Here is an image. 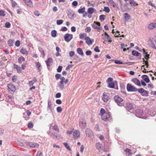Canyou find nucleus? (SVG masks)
<instances>
[{"label": "nucleus", "instance_id": "1", "mask_svg": "<svg viewBox=\"0 0 156 156\" xmlns=\"http://www.w3.org/2000/svg\"><path fill=\"white\" fill-rule=\"evenodd\" d=\"M114 100L117 104L120 106H122L124 104L122 103L123 101V99L118 95H115L114 97Z\"/></svg>", "mask_w": 156, "mask_h": 156}, {"label": "nucleus", "instance_id": "2", "mask_svg": "<svg viewBox=\"0 0 156 156\" xmlns=\"http://www.w3.org/2000/svg\"><path fill=\"white\" fill-rule=\"evenodd\" d=\"M92 26L93 28L97 29L98 31H100L102 30V27L100 26V23L99 22L94 21Z\"/></svg>", "mask_w": 156, "mask_h": 156}, {"label": "nucleus", "instance_id": "3", "mask_svg": "<svg viewBox=\"0 0 156 156\" xmlns=\"http://www.w3.org/2000/svg\"><path fill=\"white\" fill-rule=\"evenodd\" d=\"M127 89L128 91L136 92L137 91V89L134 86L128 83L127 85Z\"/></svg>", "mask_w": 156, "mask_h": 156}, {"label": "nucleus", "instance_id": "4", "mask_svg": "<svg viewBox=\"0 0 156 156\" xmlns=\"http://www.w3.org/2000/svg\"><path fill=\"white\" fill-rule=\"evenodd\" d=\"M25 144L27 147H29L31 148H37L39 146L37 143H33L32 142H27L25 143Z\"/></svg>", "mask_w": 156, "mask_h": 156}, {"label": "nucleus", "instance_id": "5", "mask_svg": "<svg viewBox=\"0 0 156 156\" xmlns=\"http://www.w3.org/2000/svg\"><path fill=\"white\" fill-rule=\"evenodd\" d=\"M110 118V115L109 112L103 114L101 115L102 119L105 121L108 120Z\"/></svg>", "mask_w": 156, "mask_h": 156}, {"label": "nucleus", "instance_id": "6", "mask_svg": "<svg viewBox=\"0 0 156 156\" xmlns=\"http://www.w3.org/2000/svg\"><path fill=\"white\" fill-rule=\"evenodd\" d=\"M110 98L108 93L105 92L103 93L102 99L104 102H107L110 99Z\"/></svg>", "mask_w": 156, "mask_h": 156}, {"label": "nucleus", "instance_id": "7", "mask_svg": "<svg viewBox=\"0 0 156 156\" xmlns=\"http://www.w3.org/2000/svg\"><path fill=\"white\" fill-rule=\"evenodd\" d=\"M154 42H156V41L154 40V38L153 37L151 38L148 41V44L150 46L154 49H156V47L154 44Z\"/></svg>", "mask_w": 156, "mask_h": 156}, {"label": "nucleus", "instance_id": "8", "mask_svg": "<svg viewBox=\"0 0 156 156\" xmlns=\"http://www.w3.org/2000/svg\"><path fill=\"white\" fill-rule=\"evenodd\" d=\"M85 133L86 136L91 138L93 136V133L92 131L89 128H87L85 130Z\"/></svg>", "mask_w": 156, "mask_h": 156}, {"label": "nucleus", "instance_id": "9", "mask_svg": "<svg viewBox=\"0 0 156 156\" xmlns=\"http://www.w3.org/2000/svg\"><path fill=\"white\" fill-rule=\"evenodd\" d=\"M73 35L72 34H66L64 36V38L65 41L69 42L72 39Z\"/></svg>", "mask_w": 156, "mask_h": 156}, {"label": "nucleus", "instance_id": "10", "mask_svg": "<svg viewBox=\"0 0 156 156\" xmlns=\"http://www.w3.org/2000/svg\"><path fill=\"white\" fill-rule=\"evenodd\" d=\"M47 111L48 112H51L52 111V104L51 100L50 99H48V101Z\"/></svg>", "mask_w": 156, "mask_h": 156}, {"label": "nucleus", "instance_id": "11", "mask_svg": "<svg viewBox=\"0 0 156 156\" xmlns=\"http://www.w3.org/2000/svg\"><path fill=\"white\" fill-rule=\"evenodd\" d=\"M7 87L9 91H11L14 92L16 90L15 86L12 84H9L7 85Z\"/></svg>", "mask_w": 156, "mask_h": 156}, {"label": "nucleus", "instance_id": "12", "mask_svg": "<svg viewBox=\"0 0 156 156\" xmlns=\"http://www.w3.org/2000/svg\"><path fill=\"white\" fill-rule=\"evenodd\" d=\"M147 28L149 30L156 29V22H151L147 26Z\"/></svg>", "mask_w": 156, "mask_h": 156}, {"label": "nucleus", "instance_id": "13", "mask_svg": "<svg viewBox=\"0 0 156 156\" xmlns=\"http://www.w3.org/2000/svg\"><path fill=\"white\" fill-rule=\"evenodd\" d=\"M85 39L86 41V43L88 45H91L93 42L94 41V40L93 39H91L88 37H86L85 38Z\"/></svg>", "mask_w": 156, "mask_h": 156}, {"label": "nucleus", "instance_id": "14", "mask_svg": "<svg viewBox=\"0 0 156 156\" xmlns=\"http://www.w3.org/2000/svg\"><path fill=\"white\" fill-rule=\"evenodd\" d=\"M107 3L108 5L112 6L114 8L117 7L116 3L114 2L113 0H108Z\"/></svg>", "mask_w": 156, "mask_h": 156}, {"label": "nucleus", "instance_id": "15", "mask_svg": "<svg viewBox=\"0 0 156 156\" xmlns=\"http://www.w3.org/2000/svg\"><path fill=\"white\" fill-rule=\"evenodd\" d=\"M131 81L138 86L141 87L140 82L137 78H133L132 79Z\"/></svg>", "mask_w": 156, "mask_h": 156}, {"label": "nucleus", "instance_id": "16", "mask_svg": "<svg viewBox=\"0 0 156 156\" xmlns=\"http://www.w3.org/2000/svg\"><path fill=\"white\" fill-rule=\"evenodd\" d=\"M80 131L77 130H75L73 132V136L74 138H77L80 136Z\"/></svg>", "mask_w": 156, "mask_h": 156}, {"label": "nucleus", "instance_id": "17", "mask_svg": "<svg viewBox=\"0 0 156 156\" xmlns=\"http://www.w3.org/2000/svg\"><path fill=\"white\" fill-rule=\"evenodd\" d=\"M96 10L94 8L89 7L87 9V12L89 14H92Z\"/></svg>", "mask_w": 156, "mask_h": 156}, {"label": "nucleus", "instance_id": "18", "mask_svg": "<svg viewBox=\"0 0 156 156\" xmlns=\"http://www.w3.org/2000/svg\"><path fill=\"white\" fill-rule=\"evenodd\" d=\"M58 85L60 90H63L64 89V86L63 82H60L58 83Z\"/></svg>", "mask_w": 156, "mask_h": 156}, {"label": "nucleus", "instance_id": "19", "mask_svg": "<svg viewBox=\"0 0 156 156\" xmlns=\"http://www.w3.org/2000/svg\"><path fill=\"white\" fill-rule=\"evenodd\" d=\"M110 39L111 38L109 35L105 36L103 38V40H104L105 41H108V42L110 43L112 42V41Z\"/></svg>", "mask_w": 156, "mask_h": 156}, {"label": "nucleus", "instance_id": "20", "mask_svg": "<svg viewBox=\"0 0 156 156\" xmlns=\"http://www.w3.org/2000/svg\"><path fill=\"white\" fill-rule=\"evenodd\" d=\"M82 120V122H81V128L82 129H84L86 127V122L83 119H81Z\"/></svg>", "mask_w": 156, "mask_h": 156}, {"label": "nucleus", "instance_id": "21", "mask_svg": "<svg viewBox=\"0 0 156 156\" xmlns=\"http://www.w3.org/2000/svg\"><path fill=\"white\" fill-rule=\"evenodd\" d=\"M52 62V59L51 58H48L47 60L45 61L47 66H49L51 65Z\"/></svg>", "mask_w": 156, "mask_h": 156}, {"label": "nucleus", "instance_id": "22", "mask_svg": "<svg viewBox=\"0 0 156 156\" xmlns=\"http://www.w3.org/2000/svg\"><path fill=\"white\" fill-rule=\"evenodd\" d=\"M142 77L146 83H148L150 82V80L147 75H143L142 76Z\"/></svg>", "mask_w": 156, "mask_h": 156}, {"label": "nucleus", "instance_id": "23", "mask_svg": "<svg viewBox=\"0 0 156 156\" xmlns=\"http://www.w3.org/2000/svg\"><path fill=\"white\" fill-rule=\"evenodd\" d=\"M132 54L134 56H140V58H141V55L140 53H139L137 51L135 50H133L132 51Z\"/></svg>", "mask_w": 156, "mask_h": 156}, {"label": "nucleus", "instance_id": "24", "mask_svg": "<svg viewBox=\"0 0 156 156\" xmlns=\"http://www.w3.org/2000/svg\"><path fill=\"white\" fill-rule=\"evenodd\" d=\"M25 2L26 5L30 6L31 7L32 6V2L31 0H23Z\"/></svg>", "mask_w": 156, "mask_h": 156}, {"label": "nucleus", "instance_id": "25", "mask_svg": "<svg viewBox=\"0 0 156 156\" xmlns=\"http://www.w3.org/2000/svg\"><path fill=\"white\" fill-rule=\"evenodd\" d=\"M95 146L96 148L98 150L100 151L102 150V145L101 144L99 143H97Z\"/></svg>", "mask_w": 156, "mask_h": 156}, {"label": "nucleus", "instance_id": "26", "mask_svg": "<svg viewBox=\"0 0 156 156\" xmlns=\"http://www.w3.org/2000/svg\"><path fill=\"white\" fill-rule=\"evenodd\" d=\"M20 51L23 54L25 55H27L28 54L27 51L25 48H22L21 49Z\"/></svg>", "mask_w": 156, "mask_h": 156}, {"label": "nucleus", "instance_id": "27", "mask_svg": "<svg viewBox=\"0 0 156 156\" xmlns=\"http://www.w3.org/2000/svg\"><path fill=\"white\" fill-rule=\"evenodd\" d=\"M126 107L128 109H131L133 108V106L132 104L128 103H127L126 105Z\"/></svg>", "mask_w": 156, "mask_h": 156}, {"label": "nucleus", "instance_id": "28", "mask_svg": "<svg viewBox=\"0 0 156 156\" xmlns=\"http://www.w3.org/2000/svg\"><path fill=\"white\" fill-rule=\"evenodd\" d=\"M124 17L126 21H127L130 18V15L127 13H125L124 14Z\"/></svg>", "mask_w": 156, "mask_h": 156}, {"label": "nucleus", "instance_id": "29", "mask_svg": "<svg viewBox=\"0 0 156 156\" xmlns=\"http://www.w3.org/2000/svg\"><path fill=\"white\" fill-rule=\"evenodd\" d=\"M37 81V80L36 78L35 77H34L33 78V80L30 81L29 82V85L30 86H33L34 84V83L36 82Z\"/></svg>", "mask_w": 156, "mask_h": 156}, {"label": "nucleus", "instance_id": "30", "mask_svg": "<svg viewBox=\"0 0 156 156\" xmlns=\"http://www.w3.org/2000/svg\"><path fill=\"white\" fill-rule=\"evenodd\" d=\"M77 52L78 54L81 55H83V52L81 48H78L77 49Z\"/></svg>", "mask_w": 156, "mask_h": 156}, {"label": "nucleus", "instance_id": "31", "mask_svg": "<svg viewBox=\"0 0 156 156\" xmlns=\"http://www.w3.org/2000/svg\"><path fill=\"white\" fill-rule=\"evenodd\" d=\"M14 68L16 69L18 73H20L22 71L21 68L19 66H18L17 65H14Z\"/></svg>", "mask_w": 156, "mask_h": 156}, {"label": "nucleus", "instance_id": "32", "mask_svg": "<svg viewBox=\"0 0 156 156\" xmlns=\"http://www.w3.org/2000/svg\"><path fill=\"white\" fill-rule=\"evenodd\" d=\"M57 31L55 30H53L51 31V34L52 37H55L56 36Z\"/></svg>", "mask_w": 156, "mask_h": 156}, {"label": "nucleus", "instance_id": "33", "mask_svg": "<svg viewBox=\"0 0 156 156\" xmlns=\"http://www.w3.org/2000/svg\"><path fill=\"white\" fill-rule=\"evenodd\" d=\"M25 58L23 57H20L18 59V61L19 63H21L25 61Z\"/></svg>", "mask_w": 156, "mask_h": 156}, {"label": "nucleus", "instance_id": "34", "mask_svg": "<svg viewBox=\"0 0 156 156\" xmlns=\"http://www.w3.org/2000/svg\"><path fill=\"white\" fill-rule=\"evenodd\" d=\"M85 11V8L83 7L82 8L79 9L78 10V12L79 13H83Z\"/></svg>", "mask_w": 156, "mask_h": 156}, {"label": "nucleus", "instance_id": "35", "mask_svg": "<svg viewBox=\"0 0 156 156\" xmlns=\"http://www.w3.org/2000/svg\"><path fill=\"white\" fill-rule=\"evenodd\" d=\"M129 3L132 6H135L136 5H138L137 3H136L133 0H129Z\"/></svg>", "mask_w": 156, "mask_h": 156}, {"label": "nucleus", "instance_id": "36", "mask_svg": "<svg viewBox=\"0 0 156 156\" xmlns=\"http://www.w3.org/2000/svg\"><path fill=\"white\" fill-rule=\"evenodd\" d=\"M115 83L113 82H111L108 84V87L111 88H114Z\"/></svg>", "mask_w": 156, "mask_h": 156}, {"label": "nucleus", "instance_id": "37", "mask_svg": "<svg viewBox=\"0 0 156 156\" xmlns=\"http://www.w3.org/2000/svg\"><path fill=\"white\" fill-rule=\"evenodd\" d=\"M63 145L69 151H71V149L70 147L68 145V143H63Z\"/></svg>", "mask_w": 156, "mask_h": 156}, {"label": "nucleus", "instance_id": "38", "mask_svg": "<svg viewBox=\"0 0 156 156\" xmlns=\"http://www.w3.org/2000/svg\"><path fill=\"white\" fill-rule=\"evenodd\" d=\"M8 43L9 45V46H13V41L11 40H9L8 41Z\"/></svg>", "mask_w": 156, "mask_h": 156}, {"label": "nucleus", "instance_id": "39", "mask_svg": "<svg viewBox=\"0 0 156 156\" xmlns=\"http://www.w3.org/2000/svg\"><path fill=\"white\" fill-rule=\"evenodd\" d=\"M148 93L149 92L148 91L145 90L141 95L144 96H147L148 95Z\"/></svg>", "mask_w": 156, "mask_h": 156}, {"label": "nucleus", "instance_id": "40", "mask_svg": "<svg viewBox=\"0 0 156 156\" xmlns=\"http://www.w3.org/2000/svg\"><path fill=\"white\" fill-rule=\"evenodd\" d=\"M86 33H81L80 34V38L82 39H83L84 37L86 36Z\"/></svg>", "mask_w": 156, "mask_h": 156}, {"label": "nucleus", "instance_id": "41", "mask_svg": "<svg viewBox=\"0 0 156 156\" xmlns=\"http://www.w3.org/2000/svg\"><path fill=\"white\" fill-rule=\"evenodd\" d=\"M36 66L38 68V71L40 72L41 70L39 68L41 66V65L39 62H37L36 63Z\"/></svg>", "mask_w": 156, "mask_h": 156}, {"label": "nucleus", "instance_id": "42", "mask_svg": "<svg viewBox=\"0 0 156 156\" xmlns=\"http://www.w3.org/2000/svg\"><path fill=\"white\" fill-rule=\"evenodd\" d=\"M103 10L106 13H108L109 12L110 10L108 7L105 6L104 7V9Z\"/></svg>", "mask_w": 156, "mask_h": 156}, {"label": "nucleus", "instance_id": "43", "mask_svg": "<svg viewBox=\"0 0 156 156\" xmlns=\"http://www.w3.org/2000/svg\"><path fill=\"white\" fill-rule=\"evenodd\" d=\"M106 17V16L104 15H100L99 16V19L101 21H103L105 20V17Z\"/></svg>", "mask_w": 156, "mask_h": 156}, {"label": "nucleus", "instance_id": "44", "mask_svg": "<svg viewBox=\"0 0 156 156\" xmlns=\"http://www.w3.org/2000/svg\"><path fill=\"white\" fill-rule=\"evenodd\" d=\"M125 151L126 152L128 153V155H130L132 154V153L131 150L127 148L125 150Z\"/></svg>", "mask_w": 156, "mask_h": 156}, {"label": "nucleus", "instance_id": "45", "mask_svg": "<svg viewBox=\"0 0 156 156\" xmlns=\"http://www.w3.org/2000/svg\"><path fill=\"white\" fill-rule=\"evenodd\" d=\"M28 127L29 129H31L33 127V122H30L28 125Z\"/></svg>", "mask_w": 156, "mask_h": 156}, {"label": "nucleus", "instance_id": "46", "mask_svg": "<svg viewBox=\"0 0 156 156\" xmlns=\"http://www.w3.org/2000/svg\"><path fill=\"white\" fill-rule=\"evenodd\" d=\"M53 129L56 132H59V129L57 126L56 125H55L53 126Z\"/></svg>", "mask_w": 156, "mask_h": 156}, {"label": "nucleus", "instance_id": "47", "mask_svg": "<svg viewBox=\"0 0 156 156\" xmlns=\"http://www.w3.org/2000/svg\"><path fill=\"white\" fill-rule=\"evenodd\" d=\"M145 90L143 88H140L137 89V91L139 93H140L141 94L143 93V92Z\"/></svg>", "mask_w": 156, "mask_h": 156}, {"label": "nucleus", "instance_id": "48", "mask_svg": "<svg viewBox=\"0 0 156 156\" xmlns=\"http://www.w3.org/2000/svg\"><path fill=\"white\" fill-rule=\"evenodd\" d=\"M56 110L58 112L60 113L62 111V109L61 107L59 106L57 108Z\"/></svg>", "mask_w": 156, "mask_h": 156}, {"label": "nucleus", "instance_id": "49", "mask_svg": "<svg viewBox=\"0 0 156 156\" xmlns=\"http://www.w3.org/2000/svg\"><path fill=\"white\" fill-rule=\"evenodd\" d=\"M55 77L57 80H58L61 77V75L59 74H56L55 75Z\"/></svg>", "mask_w": 156, "mask_h": 156}, {"label": "nucleus", "instance_id": "50", "mask_svg": "<svg viewBox=\"0 0 156 156\" xmlns=\"http://www.w3.org/2000/svg\"><path fill=\"white\" fill-rule=\"evenodd\" d=\"M144 60L143 62H144L143 63V64H145V65L146 66V67L147 68H148L149 67V65H148V62H147V61H145L144 59H143Z\"/></svg>", "mask_w": 156, "mask_h": 156}, {"label": "nucleus", "instance_id": "51", "mask_svg": "<svg viewBox=\"0 0 156 156\" xmlns=\"http://www.w3.org/2000/svg\"><path fill=\"white\" fill-rule=\"evenodd\" d=\"M63 20H57L56 21L57 24L58 25H61L63 23Z\"/></svg>", "mask_w": 156, "mask_h": 156}, {"label": "nucleus", "instance_id": "52", "mask_svg": "<svg viewBox=\"0 0 156 156\" xmlns=\"http://www.w3.org/2000/svg\"><path fill=\"white\" fill-rule=\"evenodd\" d=\"M136 112L139 114H141L143 113V111L141 110L137 109L136 111Z\"/></svg>", "mask_w": 156, "mask_h": 156}, {"label": "nucleus", "instance_id": "53", "mask_svg": "<svg viewBox=\"0 0 156 156\" xmlns=\"http://www.w3.org/2000/svg\"><path fill=\"white\" fill-rule=\"evenodd\" d=\"M5 12L2 10H0V16H5Z\"/></svg>", "mask_w": 156, "mask_h": 156}, {"label": "nucleus", "instance_id": "54", "mask_svg": "<svg viewBox=\"0 0 156 156\" xmlns=\"http://www.w3.org/2000/svg\"><path fill=\"white\" fill-rule=\"evenodd\" d=\"M115 64H123V63L122 62H121V61L119 60H115Z\"/></svg>", "mask_w": 156, "mask_h": 156}, {"label": "nucleus", "instance_id": "55", "mask_svg": "<svg viewBox=\"0 0 156 156\" xmlns=\"http://www.w3.org/2000/svg\"><path fill=\"white\" fill-rule=\"evenodd\" d=\"M62 67L61 66H59L57 69V71L58 72H60L61 71L62 69Z\"/></svg>", "mask_w": 156, "mask_h": 156}, {"label": "nucleus", "instance_id": "56", "mask_svg": "<svg viewBox=\"0 0 156 156\" xmlns=\"http://www.w3.org/2000/svg\"><path fill=\"white\" fill-rule=\"evenodd\" d=\"M12 6L14 7L17 5V3L13 0H11Z\"/></svg>", "mask_w": 156, "mask_h": 156}, {"label": "nucleus", "instance_id": "57", "mask_svg": "<svg viewBox=\"0 0 156 156\" xmlns=\"http://www.w3.org/2000/svg\"><path fill=\"white\" fill-rule=\"evenodd\" d=\"M85 30L87 32H89L91 30V28L90 27H87L86 28Z\"/></svg>", "mask_w": 156, "mask_h": 156}, {"label": "nucleus", "instance_id": "58", "mask_svg": "<svg viewBox=\"0 0 156 156\" xmlns=\"http://www.w3.org/2000/svg\"><path fill=\"white\" fill-rule=\"evenodd\" d=\"M11 26L10 23L9 22H6L5 24V27L7 28H9Z\"/></svg>", "mask_w": 156, "mask_h": 156}, {"label": "nucleus", "instance_id": "59", "mask_svg": "<svg viewBox=\"0 0 156 156\" xmlns=\"http://www.w3.org/2000/svg\"><path fill=\"white\" fill-rule=\"evenodd\" d=\"M75 54V52L74 51H72L69 52V55L70 57H72Z\"/></svg>", "mask_w": 156, "mask_h": 156}, {"label": "nucleus", "instance_id": "60", "mask_svg": "<svg viewBox=\"0 0 156 156\" xmlns=\"http://www.w3.org/2000/svg\"><path fill=\"white\" fill-rule=\"evenodd\" d=\"M43 156L42 153L40 151H38L37 154V156Z\"/></svg>", "mask_w": 156, "mask_h": 156}, {"label": "nucleus", "instance_id": "61", "mask_svg": "<svg viewBox=\"0 0 156 156\" xmlns=\"http://www.w3.org/2000/svg\"><path fill=\"white\" fill-rule=\"evenodd\" d=\"M78 4V2L77 1H74L72 2V5H73L75 6L77 5Z\"/></svg>", "mask_w": 156, "mask_h": 156}, {"label": "nucleus", "instance_id": "62", "mask_svg": "<svg viewBox=\"0 0 156 156\" xmlns=\"http://www.w3.org/2000/svg\"><path fill=\"white\" fill-rule=\"evenodd\" d=\"M92 52L90 51H87L86 52V54L87 55H90L91 54Z\"/></svg>", "mask_w": 156, "mask_h": 156}, {"label": "nucleus", "instance_id": "63", "mask_svg": "<svg viewBox=\"0 0 156 156\" xmlns=\"http://www.w3.org/2000/svg\"><path fill=\"white\" fill-rule=\"evenodd\" d=\"M94 50L97 52H99L100 51V50L99 49L98 47V46H96L94 48Z\"/></svg>", "mask_w": 156, "mask_h": 156}, {"label": "nucleus", "instance_id": "64", "mask_svg": "<svg viewBox=\"0 0 156 156\" xmlns=\"http://www.w3.org/2000/svg\"><path fill=\"white\" fill-rule=\"evenodd\" d=\"M20 41L18 40L15 43V45L16 46L19 47L20 45Z\"/></svg>", "mask_w": 156, "mask_h": 156}]
</instances>
